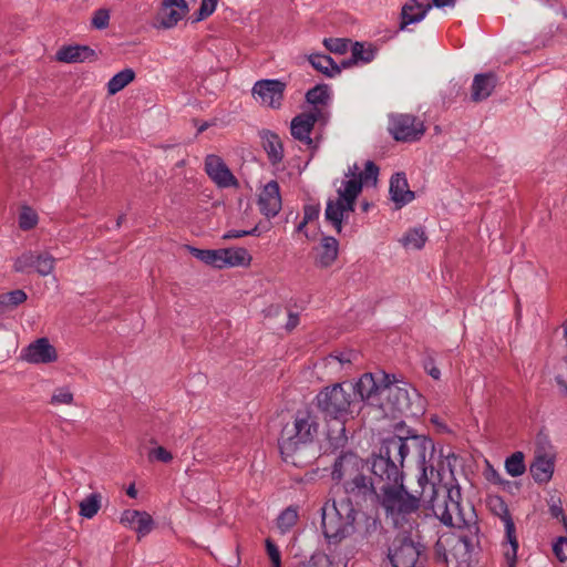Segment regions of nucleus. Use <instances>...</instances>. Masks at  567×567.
<instances>
[{"label":"nucleus","instance_id":"obj_1","mask_svg":"<svg viewBox=\"0 0 567 567\" xmlns=\"http://www.w3.org/2000/svg\"><path fill=\"white\" fill-rule=\"evenodd\" d=\"M431 439L423 435L386 439L371 461V472L384 480L379 503L396 528L411 530L421 505L427 506L442 481L440 465Z\"/></svg>","mask_w":567,"mask_h":567},{"label":"nucleus","instance_id":"obj_2","mask_svg":"<svg viewBox=\"0 0 567 567\" xmlns=\"http://www.w3.org/2000/svg\"><path fill=\"white\" fill-rule=\"evenodd\" d=\"M461 491L452 487L447 494L439 499V488L432 501L427 503L435 517L444 525L454 527L458 534L451 533L442 535L435 544V554L442 561L447 563L451 557H456V550L467 551L472 539L478 533L476 516L473 508L464 509L461 505Z\"/></svg>","mask_w":567,"mask_h":567},{"label":"nucleus","instance_id":"obj_3","mask_svg":"<svg viewBox=\"0 0 567 567\" xmlns=\"http://www.w3.org/2000/svg\"><path fill=\"white\" fill-rule=\"evenodd\" d=\"M378 175L379 168L371 161L365 162L363 172H361L358 164L349 167L344 181L337 190V199L328 200L324 213L327 220L332 224L338 233L342 230L344 217L354 210L355 199L361 193L363 185L374 186Z\"/></svg>","mask_w":567,"mask_h":567},{"label":"nucleus","instance_id":"obj_4","mask_svg":"<svg viewBox=\"0 0 567 567\" xmlns=\"http://www.w3.org/2000/svg\"><path fill=\"white\" fill-rule=\"evenodd\" d=\"M354 403L352 385L336 383L324 388L317 395V405L327 419L333 423L328 425V442L333 450L343 447L348 442L346 419L351 413Z\"/></svg>","mask_w":567,"mask_h":567},{"label":"nucleus","instance_id":"obj_5","mask_svg":"<svg viewBox=\"0 0 567 567\" xmlns=\"http://www.w3.org/2000/svg\"><path fill=\"white\" fill-rule=\"evenodd\" d=\"M319 430L317 416L310 411H298L293 422L287 424L279 439L282 458L295 466L306 463L305 452L315 441Z\"/></svg>","mask_w":567,"mask_h":567},{"label":"nucleus","instance_id":"obj_6","mask_svg":"<svg viewBox=\"0 0 567 567\" xmlns=\"http://www.w3.org/2000/svg\"><path fill=\"white\" fill-rule=\"evenodd\" d=\"M359 511L349 501L332 499L321 508V527L323 535L330 542H340L355 530Z\"/></svg>","mask_w":567,"mask_h":567},{"label":"nucleus","instance_id":"obj_7","mask_svg":"<svg viewBox=\"0 0 567 567\" xmlns=\"http://www.w3.org/2000/svg\"><path fill=\"white\" fill-rule=\"evenodd\" d=\"M383 483L384 480L381 477L373 475V478H369L361 473L343 483L346 497L342 499L349 501L351 504L355 503V505L379 502L381 493V487L379 486Z\"/></svg>","mask_w":567,"mask_h":567},{"label":"nucleus","instance_id":"obj_8","mask_svg":"<svg viewBox=\"0 0 567 567\" xmlns=\"http://www.w3.org/2000/svg\"><path fill=\"white\" fill-rule=\"evenodd\" d=\"M492 511L499 516L504 524L506 542L503 544L504 557L507 567H515L518 542L516 538V529L514 520L508 512V508L501 497H493L489 501Z\"/></svg>","mask_w":567,"mask_h":567},{"label":"nucleus","instance_id":"obj_9","mask_svg":"<svg viewBox=\"0 0 567 567\" xmlns=\"http://www.w3.org/2000/svg\"><path fill=\"white\" fill-rule=\"evenodd\" d=\"M388 130L398 142H416L425 133L423 121L412 114H392Z\"/></svg>","mask_w":567,"mask_h":567},{"label":"nucleus","instance_id":"obj_10","mask_svg":"<svg viewBox=\"0 0 567 567\" xmlns=\"http://www.w3.org/2000/svg\"><path fill=\"white\" fill-rule=\"evenodd\" d=\"M423 546L411 537L399 536L394 539L389 558L393 567H417Z\"/></svg>","mask_w":567,"mask_h":567},{"label":"nucleus","instance_id":"obj_11","mask_svg":"<svg viewBox=\"0 0 567 567\" xmlns=\"http://www.w3.org/2000/svg\"><path fill=\"white\" fill-rule=\"evenodd\" d=\"M388 379L389 374L384 372L364 373L353 386L354 396L358 394L362 401L383 406V389Z\"/></svg>","mask_w":567,"mask_h":567},{"label":"nucleus","instance_id":"obj_12","mask_svg":"<svg viewBox=\"0 0 567 567\" xmlns=\"http://www.w3.org/2000/svg\"><path fill=\"white\" fill-rule=\"evenodd\" d=\"M286 83L280 80H259L251 90L252 96L260 104L279 109L284 100Z\"/></svg>","mask_w":567,"mask_h":567},{"label":"nucleus","instance_id":"obj_13","mask_svg":"<svg viewBox=\"0 0 567 567\" xmlns=\"http://www.w3.org/2000/svg\"><path fill=\"white\" fill-rule=\"evenodd\" d=\"M383 390V409L389 408L392 411L404 412L410 408L408 383L399 382L393 375L389 374L388 382H385Z\"/></svg>","mask_w":567,"mask_h":567},{"label":"nucleus","instance_id":"obj_14","mask_svg":"<svg viewBox=\"0 0 567 567\" xmlns=\"http://www.w3.org/2000/svg\"><path fill=\"white\" fill-rule=\"evenodd\" d=\"M22 358L29 363L48 364L58 360V352L48 338H39L23 350Z\"/></svg>","mask_w":567,"mask_h":567},{"label":"nucleus","instance_id":"obj_15","mask_svg":"<svg viewBox=\"0 0 567 567\" xmlns=\"http://www.w3.org/2000/svg\"><path fill=\"white\" fill-rule=\"evenodd\" d=\"M363 467L364 462L360 456L355 453L347 452L336 460L331 475L334 481H343L344 483L361 474Z\"/></svg>","mask_w":567,"mask_h":567},{"label":"nucleus","instance_id":"obj_16","mask_svg":"<svg viewBox=\"0 0 567 567\" xmlns=\"http://www.w3.org/2000/svg\"><path fill=\"white\" fill-rule=\"evenodd\" d=\"M205 171L218 187L226 188L237 185L236 177L226 163L217 155L210 154L206 156Z\"/></svg>","mask_w":567,"mask_h":567},{"label":"nucleus","instance_id":"obj_17","mask_svg":"<svg viewBox=\"0 0 567 567\" xmlns=\"http://www.w3.org/2000/svg\"><path fill=\"white\" fill-rule=\"evenodd\" d=\"M186 0H163L157 13V21L164 29H171L188 13Z\"/></svg>","mask_w":567,"mask_h":567},{"label":"nucleus","instance_id":"obj_18","mask_svg":"<svg viewBox=\"0 0 567 567\" xmlns=\"http://www.w3.org/2000/svg\"><path fill=\"white\" fill-rule=\"evenodd\" d=\"M280 188L276 181H270L261 189L258 198V206L262 215L271 218L278 215L281 209Z\"/></svg>","mask_w":567,"mask_h":567},{"label":"nucleus","instance_id":"obj_19","mask_svg":"<svg viewBox=\"0 0 567 567\" xmlns=\"http://www.w3.org/2000/svg\"><path fill=\"white\" fill-rule=\"evenodd\" d=\"M318 115L319 111H313L309 113H302L293 117L290 125L291 135L296 140L310 145L312 143L310 134L315 123L318 120Z\"/></svg>","mask_w":567,"mask_h":567},{"label":"nucleus","instance_id":"obj_20","mask_svg":"<svg viewBox=\"0 0 567 567\" xmlns=\"http://www.w3.org/2000/svg\"><path fill=\"white\" fill-rule=\"evenodd\" d=\"M432 9L427 0H409L401 11L400 29L404 30L409 24L422 21Z\"/></svg>","mask_w":567,"mask_h":567},{"label":"nucleus","instance_id":"obj_21","mask_svg":"<svg viewBox=\"0 0 567 567\" xmlns=\"http://www.w3.org/2000/svg\"><path fill=\"white\" fill-rule=\"evenodd\" d=\"M339 255V243L332 236H324L316 247V265L320 268H328L334 264Z\"/></svg>","mask_w":567,"mask_h":567},{"label":"nucleus","instance_id":"obj_22","mask_svg":"<svg viewBox=\"0 0 567 567\" xmlns=\"http://www.w3.org/2000/svg\"><path fill=\"white\" fill-rule=\"evenodd\" d=\"M390 196L395 203L396 208H401L414 199V193L409 189V184L403 173H396L391 177Z\"/></svg>","mask_w":567,"mask_h":567},{"label":"nucleus","instance_id":"obj_23","mask_svg":"<svg viewBox=\"0 0 567 567\" xmlns=\"http://www.w3.org/2000/svg\"><path fill=\"white\" fill-rule=\"evenodd\" d=\"M496 86V76L493 73H481L474 76L471 99L474 102L486 100Z\"/></svg>","mask_w":567,"mask_h":567},{"label":"nucleus","instance_id":"obj_24","mask_svg":"<svg viewBox=\"0 0 567 567\" xmlns=\"http://www.w3.org/2000/svg\"><path fill=\"white\" fill-rule=\"evenodd\" d=\"M554 457L547 453L539 454L530 465V473L537 483H547L554 474Z\"/></svg>","mask_w":567,"mask_h":567},{"label":"nucleus","instance_id":"obj_25","mask_svg":"<svg viewBox=\"0 0 567 567\" xmlns=\"http://www.w3.org/2000/svg\"><path fill=\"white\" fill-rule=\"evenodd\" d=\"M220 251L223 269L247 267L252 260L251 255L244 247L223 248Z\"/></svg>","mask_w":567,"mask_h":567},{"label":"nucleus","instance_id":"obj_26","mask_svg":"<svg viewBox=\"0 0 567 567\" xmlns=\"http://www.w3.org/2000/svg\"><path fill=\"white\" fill-rule=\"evenodd\" d=\"M94 55V51L85 45H68L58 50L55 59L64 63L84 62Z\"/></svg>","mask_w":567,"mask_h":567},{"label":"nucleus","instance_id":"obj_27","mask_svg":"<svg viewBox=\"0 0 567 567\" xmlns=\"http://www.w3.org/2000/svg\"><path fill=\"white\" fill-rule=\"evenodd\" d=\"M308 61L313 69L328 78H333L341 72L340 66L329 55L320 53L310 54Z\"/></svg>","mask_w":567,"mask_h":567},{"label":"nucleus","instance_id":"obj_28","mask_svg":"<svg viewBox=\"0 0 567 567\" xmlns=\"http://www.w3.org/2000/svg\"><path fill=\"white\" fill-rule=\"evenodd\" d=\"M299 520V511L297 506H288L276 519V526L280 534L290 533Z\"/></svg>","mask_w":567,"mask_h":567},{"label":"nucleus","instance_id":"obj_29","mask_svg":"<svg viewBox=\"0 0 567 567\" xmlns=\"http://www.w3.org/2000/svg\"><path fill=\"white\" fill-rule=\"evenodd\" d=\"M135 79V72L133 69H124L114 74L106 84L107 93L114 95L122 91L125 86L132 83Z\"/></svg>","mask_w":567,"mask_h":567},{"label":"nucleus","instance_id":"obj_30","mask_svg":"<svg viewBox=\"0 0 567 567\" xmlns=\"http://www.w3.org/2000/svg\"><path fill=\"white\" fill-rule=\"evenodd\" d=\"M262 146L268 154L269 159L272 163H278L282 159L284 156V150L282 144L278 135L266 132L262 135Z\"/></svg>","mask_w":567,"mask_h":567},{"label":"nucleus","instance_id":"obj_31","mask_svg":"<svg viewBox=\"0 0 567 567\" xmlns=\"http://www.w3.org/2000/svg\"><path fill=\"white\" fill-rule=\"evenodd\" d=\"M354 357L355 354L352 351L332 353L322 360V364L326 369H329L331 372H339L344 368V365L351 364Z\"/></svg>","mask_w":567,"mask_h":567},{"label":"nucleus","instance_id":"obj_32","mask_svg":"<svg viewBox=\"0 0 567 567\" xmlns=\"http://www.w3.org/2000/svg\"><path fill=\"white\" fill-rule=\"evenodd\" d=\"M427 240V237L425 235V231L421 228H412L409 229L400 239L401 245L405 249H414L419 250L423 248Z\"/></svg>","mask_w":567,"mask_h":567},{"label":"nucleus","instance_id":"obj_33","mask_svg":"<svg viewBox=\"0 0 567 567\" xmlns=\"http://www.w3.org/2000/svg\"><path fill=\"white\" fill-rule=\"evenodd\" d=\"M189 250L196 259L204 264L217 269H223L220 249H199L190 247Z\"/></svg>","mask_w":567,"mask_h":567},{"label":"nucleus","instance_id":"obj_34","mask_svg":"<svg viewBox=\"0 0 567 567\" xmlns=\"http://www.w3.org/2000/svg\"><path fill=\"white\" fill-rule=\"evenodd\" d=\"M102 504V496L100 493H91L83 498L80 504L79 514L87 519L93 518L100 511Z\"/></svg>","mask_w":567,"mask_h":567},{"label":"nucleus","instance_id":"obj_35","mask_svg":"<svg viewBox=\"0 0 567 567\" xmlns=\"http://www.w3.org/2000/svg\"><path fill=\"white\" fill-rule=\"evenodd\" d=\"M330 87L327 84H318L306 94V100L315 106L326 105L330 100Z\"/></svg>","mask_w":567,"mask_h":567},{"label":"nucleus","instance_id":"obj_36","mask_svg":"<svg viewBox=\"0 0 567 567\" xmlns=\"http://www.w3.org/2000/svg\"><path fill=\"white\" fill-rule=\"evenodd\" d=\"M27 300V293L23 290L17 289L0 295V309L8 311Z\"/></svg>","mask_w":567,"mask_h":567},{"label":"nucleus","instance_id":"obj_37","mask_svg":"<svg viewBox=\"0 0 567 567\" xmlns=\"http://www.w3.org/2000/svg\"><path fill=\"white\" fill-rule=\"evenodd\" d=\"M55 258L49 252L35 254L33 269L40 276H49L54 270Z\"/></svg>","mask_w":567,"mask_h":567},{"label":"nucleus","instance_id":"obj_38","mask_svg":"<svg viewBox=\"0 0 567 567\" xmlns=\"http://www.w3.org/2000/svg\"><path fill=\"white\" fill-rule=\"evenodd\" d=\"M506 472L513 476L517 477L524 474L526 466L524 463V454L522 452H515L505 461Z\"/></svg>","mask_w":567,"mask_h":567},{"label":"nucleus","instance_id":"obj_39","mask_svg":"<svg viewBox=\"0 0 567 567\" xmlns=\"http://www.w3.org/2000/svg\"><path fill=\"white\" fill-rule=\"evenodd\" d=\"M50 403L52 405H72L74 403V395L70 386H60L53 391Z\"/></svg>","mask_w":567,"mask_h":567},{"label":"nucleus","instance_id":"obj_40","mask_svg":"<svg viewBox=\"0 0 567 567\" xmlns=\"http://www.w3.org/2000/svg\"><path fill=\"white\" fill-rule=\"evenodd\" d=\"M154 528V520L147 512L141 511L134 530L137 533L138 539L148 535Z\"/></svg>","mask_w":567,"mask_h":567},{"label":"nucleus","instance_id":"obj_41","mask_svg":"<svg viewBox=\"0 0 567 567\" xmlns=\"http://www.w3.org/2000/svg\"><path fill=\"white\" fill-rule=\"evenodd\" d=\"M34 251H25L21 256H19L13 264V268L17 272H27L30 269H33L34 265Z\"/></svg>","mask_w":567,"mask_h":567},{"label":"nucleus","instance_id":"obj_42","mask_svg":"<svg viewBox=\"0 0 567 567\" xmlns=\"http://www.w3.org/2000/svg\"><path fill=\"white\" fill-rule=\"evenodd\" d=\"M374 50L371 47L365 48L363 44L355 42L352 45V58L355 61L371 62L374 59Z\"/></svg>","mask_w":567,"mask_h":567},{"label":"nucleus","instance_id":"obj_43","mask_svg":"<svg viewBox=\"0 0 567 567\" xmlns=\"http://www.w3.org/2000/svg\"><path fill=\"white\" fill-rule=\"evenodd\" d=\"M110 23V11L107 9L101 8L94 11L91 24L93 28L97 30H104L109 27Z\"/></svg>","mask_w":567,"mask_h":567},{"label":"nucleus","instance_id":"obj_44","mask_svg":"<svg viewBox=\"0 0 567 567\" xmlns=\"http://www.w3.org/2000/svg\"><path fill=\"white\" fill-rule=\"evenodd\" d=\"M323 45L326 47V49L328 51H330L332 53L343 54L348 50L349 41L346 39L329 38V39L323 40Z\"/></svg>","mask_w":567,"mask_h":567},{"label":"nucleus","instance_id":"obj_45","mask_svg":"<svg viewBox=\"0 0 567 567\" xmlns=\"http://www.w3.org/2000/svg\"><path fill=\"white\" fill-rule=\"evenodd\" d=\"M38 223V216L31 208H24L19 216V226L23 230L33 228Z\"/></svg>","mask_w":567,"mask_h":567},{"label":"nucleus","instance_id":"obj_46","mask_svg":"<svg viewBox=\"0 0 567 567\" xmlns=\"http://www.w3.org/2000/svg\"><path fill=\"white\" fill-rule=\"evenodd\" d=\"M265 547L271 567H281V554L278 546L270 538H267L265 540Z\"/></svg>","mask_w":567,"mask_h":567},{"label":"nucleus","instance_id":"obj_47","mask_svg":"<svg viewBox=\"0 0 567 567\" xmlns=\"http://www.w3.org/2000/svg\"><path fill=\"white\" fill-rule=\"evenodd\" d=\"M148 460L151 462L158 461L163 463H169L173 460V455L163 446H156L148 452Z\"/></svg>","mask_w":567,"mask_h":567},{"label":"nucleus","instance_id":"obj_48","mask_svg":"<svg viewBox=\"0 0 567 567\" xmlns=\"http://www.w3.org/2000/svg\"><path fill=\"white\" fill-rule=\"evenodd\" d=\"M553 551L557 559L561 563L567 560V537H558L553 545Z\"/></svg>","mask_w":567,"mask_h":567},{"label":"nucleus","instance_id":"obj_49","mask_svg":"<svg viewBox=\"0 0 567 567\" xmlns=\"http://www.w3.org/2000/svg\"><path fill=\"white\" fill-rule=\"evenodd\" d=\"M549 513L553 517L560 519L567 526V518L564 514L560 498H551L549 502Z\"/></svg>","mask_w":567,"mask_h":567},{"label":"nucleus","instance_id":"obj_50","mask_svg":"<svg viewBox=\"0 0 567 567\" xmlns=\"http://www.w3.org/2000/svg\"><path fill=\"white\" fill-rule=\"evenodd\" d=\"M217 2L218 0H202L198 10L197 21H200L209 17L216 10Z\"/></svg>","mask_w":567,"mask_h":567},{"label":"nucleus","instance_id":"obj_51","mask_svg":"<svg viewBox=\"0 0 567 567\" xmlns=\"http://www.w3.org/2000/svg\"><path fill=\"white\" fill-rule=\"evenodd\" d=\"M141 511L125 509L120 517V523L134 529Z\"/></svg>","mask_w":567,"mask_h":567},{"label":"nucleus","instance_id":"obj_52","mask_svg":"<svg viewBox=\"0 0 567 567\" xmlns=\"http://www.w3.org/2000/svg\"><path fill=\"white\" fill-rule=\"evenodd\" d=\"M258 235V227H254L249 230H228L223 235V239H237L245 236H257Z\"/></svg>","mask_w":567,"mask_h":567},{"label":"nucleus","instance_id":"obj_53","mask_svg":"<svg viewBox=\"0 0 567 567\" xmlns=\"http://www.w3.org/2000/svg\"><path fill=\"white\" fill-rule=\"evenodd\" d=\"M424 370L431 375L434 380H439L441 378V371L435 365L434 359L432 357H427L423 361Z\"/></svg>","mask_w":567,"mask_h":567},{"label":"nucleus","instance_id":"obj_54","mask_svg":"<svg viewBox=\"0 0 567 567\" xmlns=\"http://www.w3.org/2000/svg\"><path fill=\"white\" fill-rule=\"evenodd\" d=\"M319 212L320 209L318 206L307 205L303 209V219L309 223L319 216Z\"/></svg>","mask_w":567,"mask_h":567},{"label":"nucleus","instance_id":"obj_55","mask_svg":"<svg viewBox=\"0 0 567 567\" xmlns=\"http://www.w3.org/2000/svg\"><path fill=\"white\" fill-rule=\"evenodd\" d=\"M299 323V316L297 313H289L288 321L286 323V329L291 331Z\"/></svg>","mask_w":567,"mask_h":567},{"label":"nucleus","instance_id":"obj_56","mask_svg":"<svg viewBox=\"0 0 567 567\" xmlns=\"http://www.w3.org/2000/svg\"><path fill=\"white\" fill-rule=\"evenodd\" d=\"M456 0H432L433 6L436 8L451 7L455 6Z\"/></svg>","mask_w":567,"mask_h":567},{"label":"nucleus","instance_id":"obj_57","mask_svg":"<svg viewBox=\"0 0 567 567\" xmlns=\"http://www.w3.org/2000/svg\"><path fill=\"white\" fill-rule=\"evenodd\" d=\"M486 477L488 481H492L494 483L499 482V474L492 467H488V470L486 471Z\"/></svg>","mask_w":567,"mask_h":567},{"label":"nucleus","instance_id":"obj_58","mask_svg":"<svg viewBox=\"0 0 567 567\" xmlns=\"http://www.w3.org/2000/svg\"><path fill=\"white\" fill-rule=\"evenodd\" d=\"M556 382H557V384L559 385V389H560V391L564 393V395H566V396H567V379H566V380H564L563 378L557 377V378H556Z\"/></svg>","mask_w":567,"mask_h":567},{"label":"nucleus","instance_id":"obj_59","mask_svg":"<svg viewBox=\"0 0 567 567\" xmlns=\"http://www.w3.org/2000/svg\"><path fill=\"white\" fill-rule=\"evenodd\" d=\"M126 494L132 497V498H135L137 496V489L135 488V485L134 484H131L127 489H126Z\"/></svg>","mask_w":567,"mask_h":567},{"label":"nucleus","instance_id":"obj_60","mask_svg":"<svg viewBox=\"0 0 567 567\" xmlns=\"http://www.w3.org/2000/svg\"><path fill=\"white\" fill-rule=\"evenodd\" d=\"M307 224H308V221L302 219V221H300L299 225L297 226V231H299V233L303 231Z\"/></svg>","mask_w":567,"mask_h":567},{"label":"nucleus","instance_id":"obj_61","mask_svg":"<svg viewBox=\"0 0 567 567\" xmlns=\"http://www.w3.org/2000/svg\"><path fill=\"white\" fill-rule=\"evenodd\" d=\"M299 567H317L316 563H313L312 560L308 561V563H303L301 564Z\"/></svg>","mask_w":567,"mask_h":567},{"label":"nucleus","instance_id":"obj_62","mask_svg":"<svg viewBox=\"0 0 567 567\" xmlns=\"http://www.w3.org/2000/svg\"><path fill=\"white\" fill-rule=\"evenodd\" d=\"M369 207H370L369 203H363L362 204L363 212H367L369 209Z\"/></svg>","mask_w":567,"mask_h":567},{"label":"nucleus","instance_id":"obj_63","mask_svg":"<svg viewBox=\"0 0 567 567\" xmlns=\"http://www.w3.org/2000/svg\"><path fill=\"white\" fill-rule=\"evenodd\" d=\"M206 130V125H202L199 128H198V132H203Z\"/></svg>","mask_w":567,"mask_h":567}]
</instances>
